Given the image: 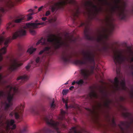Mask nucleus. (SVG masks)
<instances>
[{"mask_svg": "<svg viewBox=\"0 0 133 133\" xmlns=\"http://www.w3.org/2000/svg\"><path fill=\"white\" fill-rule=\"evenodd\" d=\"M70 56L69 55H66L63 56L62 58L63 60L65 62H66L69 60Z\"/></svg>", "mask_w": 133, "mask_h": 133, "instance_id": "obj_27", "label": "nucleus"}, {"mask_svg": "<svg viewBox=\"0 0 133 133\" xmlns=\"http://www.w3.org/2000/svg\"><path fill=\"white\" fill-rule=\"evenodd\" d=\"M24 108L23 105H20L17 107L14 111L10 113V115L12 116L14 115L16 119L21 120L22 119L21 113Z\"/></svg>", "mask_w": 133, "mask_h": 133, "instance_id": "obj_12", "label": "nucleus"}, {"mask_svg": "<svg viewBox=\"0 0 133 133\" xmlns=\"http://www.w3.org/2000/svg\"><path fill=\"white\" fill-rule=\"evenodd\" d=\"M98 116H97L96 117V119H98Z\"/></svg>", "mask_w": 133, "mask_h": 133, "instance_id": "obj_54", "label": "nucleus"}, {"mask_svg": "<svg viewBox=\"0 0 133 133\" xmlns=\"http://www.w3.org/2000/svg\"><path fill=\"white\" fill-rule=\"evenodd\" d=\"M29 28L30 29V32L32 35H34L36 34V32L34 30L31 29H34L35 28Z\"/></svg>", "mask_w": 133, "mask_h": 133, "instance_id": "obj_32", "label": "nucleus"}, {"mask_svg": "<svg viewBox=\"0 0 133 133\" xmlns=\"http://www.w3.org/2000/svg\"><path fill=\"white\" fill-rule=\"evenodd\" d=\"M93 67L90 69L87 68H82L81 70V74L85 79H86L93 73Z\"/></svg>", "mask_w": 133, "mask_h": 133, "instance_id": "obj_17", "label": "nucleus"}, {"mask_svg": "<svg viewBox=\"0 0 133 133\" xmlns=\"http://www.w3.org/2000/svg\"><path fill=\"white\" fill-rule=\"evenodd\" d=\"M76 83L78 85H81L84 82L82 79H80L78 81H77Z\"/></svg>", "mask_w": 133, "mask_h": 133, "instance_id": "obj_30", "label": "nucleus"}, {"mask_svg": "<svg viewBox=\"0 0 133 133\" xmlns=\"http://www.w3.org/2000/svg\"><path fill=\"white\" fill-rule=\"evenodd\" d=\"M22 0H16L15 3L12 2L10 0L6 3V6L9 8H11L15 5L16 4V3L19 2Z\"/></svg>", "mask_w": 133, "mask_h": 133, "instance_id": "obj_19", "label": "nucleus"}, {"mask_svg": "<svg viewBox=\"0 0 133 133\" xmlns=\"http://www.w3.org/2000/svg\"><path fill=\"white\" fill-rule=\"evenodd\" d=\"M34 14V12H32L28 14L26 16H25V18H26V20L27 21H28L31 20L32 18V15Z\"/></svg>", "mask_w": 133, "mask_h": 133, "instance_id": "obj_26", "label": "nucleus"}, {"mask_svg": "<svg viewBox=\"0 0 133 133\" xmlns=\"http://www.w3.org/2000/svg\"><path fill=\"white\" fill-rule=\"evenodd\" d=\"M43 58L41 57H37L35 60L36 63L38 64H39L43 61Z\"/></svg>", "mask_w": 133, "mask_h": 133, "instance_id": "obj_28", "label": "nucleus"}, {"mask_svg": "<svg viewBox=\"0 0 133 133\" xmlns=\"http://www.w3.org/2000/svg\"><path fill=\"white\" fill-rule=\"evenodd\" d=\"M62 101L64 103H65V107L66 109H67L68 108V106L67 103L68 102V99H65L64 98L62 99Z\"/></svg>", "mask_w": 133, "mask_h": 133, "instance_id": "obj_29", "label": "nucleus"}, {"mask_svg": "<svg viewBox=\"0 0 133 133\" xmlns=\"http://www.w3.org/2000/svg\"><path fill=\"white\" fill-rule=\"evenodd\" d=\"M25 17V16H17L16 17L15 19L13 21L15 23H20L24 20Z\"/></svg>", "mask_w": 133, "mask_h": 133, "instance_id": "obj_18", "label": "nucleus"}, {"mask_svg": "<svg viewBox=\"0 0 133 133\" xmlns=\"http://www.w3.org/2000/svg\"><path fill=\"white\" fill-rule=\"evenodd\" d=\"M17 88L16 87H13L10 85L7 86L5 91L7 94V99L4 103L2 102L4 106L5 110H8L9 107L12 105L13 95L17 92Z\"/></svg>", "mask_w": 133, "mask_h": 133, "instance_id": "obj_7", "label": "nucleus"}, {"mask_svg": "<svg viewBox=\"0 0 133 133\" xmlns=\"http://www.w3.org/2000/svg\"><path fill=\"white\" fill-rule=\"evenodd\" d=\"M119 127L121 129V130H123V128H122L121 127V126L120 125H119Z\"/></svg>", "mask_w": 133, "mask_h": 133, "instance_id": "obj_50", "label": "nucleus"}, {"mask_svg": "<svg viewBox=\"0 0 133 133\" xmlns=\"http://www.w3.org/2000/svg\"><path fill=\"white\" fill-rule=\"evenodd\" d=\"M83 2H82V4L87 10L90 11L89 18L91 19L95 18L99 14L103 11L102 8L98 6L97 2L103 5H109L107 0H90L84 1Z\"/></svg>", "mask_w": 133, "mask_h": 133, "instance_id": "obj_2", "label": "nucleus"}, {"mask_svg": "<svg viewBox=\"0 0 133 133\" xmlns=\"http://www.w3.org/2000/svg\"><path fill=\"white\" fill-rule=\"evenodd\" d=\"M97 69L98 70V69H99V68H98V67H97V68H96V70H97Z\"/></svg>", "mask_w": 133, "mask_h": 133, "instance_id": "obj_52", "label": "nucleus"}, {"mask_svg": "<svg viewBox=\"0 0 133 133\" xmlns=\"http://www.w3.org/2000/svg\"><path fill=\"white\" fill-rule=\"evenodd\" d=\"M68 84V81L66 83H65V84Z\"/></svg>", "mask_w": 133, "mask_h": 133, "instance_id": "obj_51", "label": "nucleus"}, {"mask_svg": "<svg viewBox=\"0 0 133 133\" xmlns=\"http://www.w3.org/2000/svg\"><path fill=\"white\" fill-rule=\"evenodd\" d=\"M66 112L64 111L61 110V114H60L58 118L59 120H62L64 118V116L65 115Z\"/></svg>", "mask_w": 133, "mask_h": 133, "instance_id": "obj_23", "label": "nucleus"}, {"mask_svg": "<svg viewBox=\"0 0 133 133\" xmlns=\"http://www.w3.org/2000/svg\"><path fill=\"white\" fill-rule=\"evenodd\" d=\"M74 38L72 37L67 40L63 41L61 37H56L55 35L51 34L47 37V39L42 38L36 43L38 45L41 43L43 45H50L46 47L43 50L41 51L39 53L41 54L44 52L48 55L53 54L54 50L61 46L66 47L69 45V42L74 41Z\"/></svg>", "mask_w": 133, "mask_h": 133, "instance_id": "obj_1", "label": "nucleus"}, {"mask_svg": "<svg viewBox=\"0 0 133 133\" xmlns=\"http://www.w3.org/2000/svg\"><path fill=\"white\" fill-rule=\"evenodd\" d=\"M69 107H71V108H78V109H79V107L78 106H75V105H71V106H70Z\"/></svg>", "mask_w": 133, "mask_h": 133, "instance_id": "obj_40", "label": "nucleus"}, {"mask_svg": "<svg viewBox=\"0 0 133 133\" xmlns=\"http://www.w3.org/2000/svg\"><path fill=\"white\" fill-rule=\"evenodd\" d=\"M36 50V48H34L31 46L28 49L27 52L30 54H31L34 52Z\"/></svg>", "mask_w": 133, "mask_h": 133, "instance_id": "obj_22", "label": "nucleus"}, {"mask_svg": "<svg viewBox=\"0 0 133 133\" xmlns=\"http://www.w3.org/2000/svg\"><path fill=\"white\" fill-rule=\"evenodd\" d=\"M4 33L5 32H2V34L0 35V45L2 43L4 39V37L2 35H3Z\"/></svg>", "mask_w": 133, "mask_h": 133, "instance_id": "obj_31", "label": "nucleus"}, {"mask_svg": "<svg viewBox=\"0 0 133 133\" xmlns=\"http://www.w3.org/2000/svg\"><path fill=\"white\" fill-rule=\"evenodd\" d=\"M130 12L131 13L133 14V8Z\"/></svg>", "mask_w": 133, "mask_h": 133, "instance_id": "obj_49", "label": "nucleus"}, {"mask_svg": "<svg viewBox=\"0 0 133 133\" xmlns=\"http://www.w3.org/2000/svg\"><path fill=\"white\" fill-rule=\"evenodd\" d=\"M124 122H122L121 123V125H123V126H124Z\"/></svg>", "mask_w": 133, "mask_h": 133, "instance_id": "obj_48", "label": "nucleus"}, {"mask_svg": "<svg viewBox=\"0 0 133 133\" xmlns=\"http://www.w3.org/2000/svg\"><path fill=\"white\" fill-rule=\"evenodd\" d=\"M113 54V59L116 64L133 62V50L130 48H128L123 52L116 49L114 51Z\"/></svg>", "mask_w": 133, "mask_h": 133, "instance_id": "obj_3", "label": "nucleus"}, {"mask_svg": "<svg viewBox=\"0 0 133 133\" xmlns=\"http://www.w3.org/2000/svg\"><path fill=\"white\" fill-rule=\"evenodd\" d=\"M87 109H88V110H90V109L89 108H87Z\"/></svg>", "mask_w": 133, "mask_h": 133, "instance_id": "obj_55", "label": "nucleus"}, {"mask_svg": "<svg viewBox=\"0 0 133 133\" xmlns=\"http://www.w3.org/2000/svg\"><path fill=\"white\" fill-rule=\"evenodd\" d=\"M57 19L56 17H54L53 18H50L49 19L48 21L50 22H51L55 21Z\"/></svg>", "mask_w": 133, "mask_h": 133, "instance_id": "obj_34", "label": "nucleus"}, {"mask_svg": "<svg viewBox=\"0 0 133 133\" xmlns=\"http://www.w3.org/2000/svg\"><path fill=\"white\" fill-rule=\"evenodd\" d=\"M100 93L102 95V96H100L97 94L94 91H91L89 94V96L91 98H103L104 97H106V98L103 104L99 103L98 104V108L101 109L103 107L105 108H108L110 103V100L107 98V91L104 89L103 88L102 90H100Z\"/></svg>", "mask_w": 133, "mask_h": 133, "instance_id": "obj_9", "label": "nucleus"}, {"mask_svg": "<svg viewBox=\"0 0 133 133\" xmlns=\"http://www.w3.org/2000/svg\"><path fill=\"white\" fill-rule=\"evenodd\" d=\"M83 54L85 60L90 63L94 62L95 55L93 53L87 51L83 52Z\"/></svg>", "mask_w": 133, "mask_h": 133, "instance_id": "obj_16", "label": "nucleus"}, {"mask_svg": "<svg viewBox=\"0 0 133 133\" xmlns=\"http://www.w3.org/2000/svg\"><path fill=\"white\" fill-rule=\"evenodd\" d=\"M50 14L51 11L50 10H48L46 12L45 15L46 16H48Z\"/></svg>", "mask_w": 133, "mask_h": 133, "instance_id": "obj_38", "label": "nucleus"}, {"mask_svg": "<svg viewBox=\"0 0 133 133\" xmlns=\"http://www.w3.org/2000/svg\"><path fill=\"white\" fill-rule=\"evenodd\" d=\"M28 128V126L27 125L24 127L23 128V129L22 131V132H24L25 131H27V128Z\"/></svg>", "mask_w": 133, "mask_h": 133, "instance_id": "obj_36", "label": "nucleus"}, {"mask_svg": "<svg viewBox=\"0 0 133 133\" xmlns=\"http://www.w3.org/2000/svg\"><path fill=\"white\" fill-rule=\"evenodd\" d=\"M15 23L13 21L11 22H10L8 23L7 25V29L8 30L11 28L15 26L16 25Z\"/></svg>", "mask_w": 133, "mask_h": 133, "instance_id": "obj_21", "label": "nucleus"}, {"mask_svg": "<svg viewBox=\"0 0 133 133\" xmlns=\"http://www.w3.org/2000/svg\"><path fill=\"white\" fill-rule=\"evenodd\" d=\"M46 65H48V63H47Z\"/></svg>", "mask_w": 133, "mask_h": 133, "instance_id": "obj_57", "label": "nucleus"}, {"mask_svg": "<svg viewBox=\"0 0 133 133\" xmlns=\"http://www.w3.org/2000/svg\"><path fill=\"white\" fill-rule=\"evenodd\" d=\"M59 1L54 3L50 6V9L52 12L56 11L58 9H61L63 6L67 3L74 5L76 8L73 12V15L77 17L80 13L79 9L77 2L75 0H58Z\"/></svg>", "mask_w": 133, "mask_h": 133, "instance_id": "obj_5", "label": "nucleus"}, {"mask_svg": "<svg viewBox=\"0 0 133 133\" xmlns=\"http://www.w3.org/2000/svg\"><path fill=\"white\" fill-rule=\"evenodd\" d=\"M44 7L43 6H42L39 7L38 9V11H41L42 10L43 8Z\"/></svg>", "mask_w": 133, "mask_h": 133, "instance_id": "obj_43", "label": "nucleus"}, {"mask_svg": "<svg viewBox=\"0 0 133 133\" xmlns=\"http://www.w3.org/2000/svg\"><path fill=\"white\" fill-rule=\"evenodd\" d=\"M32 63V61H31L28 64L25 66V69H26L27 70H28L30 66V64Z\"/></svg>", "mask_w": 133, "mask_h": 133, "instance_id": "obj_35", "label": "nucleus"}, {"mask_svg": "<svg viewBox=\"0 0 133 133\" xmlns=\"http://www.w3.org/2000/svg\"><path fill=\"white\" fill-rule=\"evenodd\" d=\"M37 8V6H35V8Z\"/></svg>", "mask_w": 133, "mask_h": 133, "instance_id": "obj_53", "label": "nucleus"}, {"mask_svg": "<svg viewBox=\"0 0 133 133\" xmlns=\"http://www.w3.org/2000/svg\"><path fill=\"white\" fill-rule=\"evenodd\" d=\"M87 32H88L86 28L84 31V33L86 36H87V35L88 34Z\"/></svg>", "mask_w": 133, "mask_h": 133, "instance_id": "obj_42", "label": "nucleus"}, {"mask_svg": "<svg viewBox=\"0 0 133 133\" xmlns=\"http://www.w3.org/2000/svg\"><path fill=\"white\" fill-rule=\"evenodd\" d=\"M68 90H63L62 94L63 95H66L67 93Z\"/></svg>", "mask_w": 133, "mask_h": 133, "instance_id": "obj_39", "label": "nucleus"}, {"mask_svg": "<svg viewBox=\"0 0 133 133\" xmlns=\"http://www.w3.org/2000/svg\"><path fill=\"white\" fill-rule=\"evenodd\" d=\"M83 25H84V26H85V27L86 26V24H85V23H82L81 25H80V26H83Z\"/></svg>", "mask_w": 133, "mask_h": 133, "instance_id": "obj_45", "label": "nucleus"}, {"mask_svg": "<svg viewBox=\"0 0 133 133\" xmlns=\"http://www.w3.org/2000/svg\"><path fill=\"white\" fill-rule=\"evenodd\" d=\"M114 27V24L110 22L109 24L108 28H103L102 31H99L95 39L98 41H107L109 36L112 32Z\"/></svg>", "mask_w": 133, "mask_h": 133, "instance_id": "obj_8", "label": "nucleus"}, {"mask_svg": "<svg viewBox=\"0 0 133 133\" xmlns=\"http://www.w3.org/2000/svg\"><path fill=\"white\" fill-rule=\"evenodd\" d=\"M45 22L41 23H27L25 26L22 27L16 32L13 33L12 38L10 37L11 40L16 39L18 37L24 36L26 35V30L28 28H40V25H45Z\"/></svg>", "mask_w": 133, "mask_h": 133, "instance_id": "obj_6", "label": "nucleus"}, {"mask_svg": "<svg viewBox=\"0 0 133 133\" xmlns=\"http://www.w3.org/2000/svg\"><path fill=\"white\" fill-rule=\"evenodd\" d=\"M111 124L113 126H114L116 125L114 119L113 117H112L111 121Z\"/></svg>", "mask_w": 133, "mask_h": 133, "instance_id": "obj_37", "label": "nucleus"}, {"mask_svg": "<svg viewBox=\"0 0 133 133\" xmlns=\"http://www.w3.org/2000/svg\"><path fill=\"white\" fill-rule=\"evenodd\" d=\"M11 41V38L8 37L4 40V46L0 49V61H2L3 57L2 55L5 54L6 52V48L8 46V44Z\"/></svg>", "mask_w": 133, "mask_h": 133, "instance_id": "obj_15", "label": "nucleus"}, {"mask_svg": "<svg viewBox=\"0 0 133 133\" xmlns=\"http://www.w3.org/2000/svg\"><path fill=\"white\" fill-rule=\"evenodd\" d=\"M15 121L14 119H8L6 120L4 122L1 123V125L5 128L6 132L8 133L10 129H12L15 128L16 125L15 124ZM0 133H4L3 131H0Z\"/></svg>", "mask_w": 133, "mask_h": 133, "instance_id": "obj_11", "label": "nucleus"}, {"mask_svg": "<svg viewBox=\"0 0 133 133\" xmlns=\"http://www.w3.org/2000/svg\"><path fill=\"white\" fill-rule=\"evenodd\" d=\"M76 82H75V81H74L72 83V85H74L75 83H76Z\"/></svg>", "mask_w": 133, "mask_h": 133, "instance_id": "obj_47", "label": "nucleus"}, {"mask_svg": "<svg viewBox=\"0 0 133 133\" xmlns=\"http://www.w3.org/2000/svg\"><path fill=\"white\" fill-rule=\"evenodd\" d=\"M106 48L108 49L109 48V45L108 44H106Z\"/></svg>", "mask_w": 133, "mask_h": 133, "instance_id": "obj_44", "label": "nucleus"}, {"mask_svg": "<svg viewBox=\"0 0 133 133\" xmlns=\"http://www.w3.org/2000/svg\"><path fill=\"white\" fill-rule=\"evenodd\" d=\"M41 19L43 21H45L44 22H45L46 23V24H45V25H40V26H41V27H41H42V26H43L45 25H46V24L47 23V21H45L47 19V18L46 17H42L41 18ZM42 22H40V23H42Z\"/></svg>", "mask_w": 133, "mask_h": 133, "instance_id": "obj_33", "label": "nucleus"}, {"mask_svg": "<svg viewBox=\"0 0 133 133\" xmlns=\"http://www.w3.org/2000/svg\"><path fill=\"white\" fill-rule=\"evenodd\" d=\"M45 67H46V65H45Z\"/></svg>", "mask_w": 133, "mask_h": 133, "instance_id": "obj_58", "label": "nucleus"}, {"mask_svg": "<svg viewBox=\"0 0 133 133\" xmlns=\"http://www.w3.org/2000/svg\"><path fill=\"white\" fill-rule=\"evenodd\" d=\"M113 89L116 90H126V88L125 85L124 79L122 80L120 84L119 85V81L118 78L116 77L114 80L113 83Z\"/></svg>", "mask_w": 133, "mask_h": 133, "instance_id": "obj_13", "label": "nucleus"}, {"mask_svg": "<svg viewBox=\"0 0 133 133\" xmlns=\"http://www.w3.org/2000/svg\"><path fill=\"white\" fill-rule=\"evenodd\" d=\"M75 63L77 64L82 65L86 64L87 61L85 60H76L75 61Z\"/></svg>", "mask_w": 133, "mask_h": 133, "instance_id": "obj_25", "label": "nucleus"}, {"mask_svg": "<svg viewBox=\"0 0 133 133\" xmlns=\"http://www.w3.org/2000/svg\"><path fill=\"white\" fill-rule=\"evenodd\" d=\"M54 101H53L52 103L51 104V108H54L55 106V105L54 104Z\"/></svg>", "mask_w": 133, "mask_h": 133, "instance_id": "obj_41", "label": "nucleus"}, {"mask_svg": "<svg viewBox=\"0 0 133 133\" xmlns=\"http://www.w3.org/2000/svg\"><path fill=\"white\" fill-rule=\"evenodd\" d=\"M87 38H88V39H90V38H88V37H87Z\"/></svg>", "mask_w": 133, "mask_h": 133, "instance_id": "obj_56", "label": "nucleus"}, {"mask_svg": "<svg viewBox=\"0 0 133 133\" xmlns=\"http://www.w3.org/2000/svg\"><path fill=\"white\" fill-rule=\"evenodd\" d=\"M77 128L76 127L72 128L69 131V133H82L81 131L78 132Z\"/></svg>", "mask_w": 133, "mask_h": 133, "instance_id": "obj_24", "label": "nucleus"}, {"mask_svg": "<svg viewBox=\"0 0 133 133\" xmlns=\"http://www.w3.org/2000/svg\"><path fill=\"white\" fill-rule=\"evenodd\" d=\"M29 76L26 75H24L22 76H20L18 77L17 80H20L21 81L23 80H26L28 79Z\"/></svg>", "mask_w": 133, "mask_h": 133, "instance_id": "obj_20", "label": "nucleus"}, {"mask_svg": "<svg viewBox=\"0 0 133 133\" xmlns=\"http://www.w3.org/2000/svg\"><path fill=\"white\" fill-rule=\"evenodd\" d=\"M22 64V63L20 62L17 58L12 56L10 59V65L9 69L10 71H14Z\"/></svg>", "mask_w": 133, "mask_h": 133, "instance_id": "obj_14", "label": "nucleus"}, {"mask_svg": "<svg viewBox=\"0 0 133 133\" xmlns=\"http://www.w3.org/2000/svg\"><path fill=\"white\" fill-rule=\"evenodd\" d=\"M114 2L115 4L110 8V12L112 14L116 15L120 19H124L126 16L125 9L127 5V2L125 1L115 0Z\"/></svg>", "mask_w": 133, "mask_h": 133, "instance_id": "obj_4", "label": "nucleus"}, {"mask_svg": "<svg viewBox=\"0 0 133 133\" xmlns=\"http://www.w3.org/2000/svg\"><path fill=\"white\" fill-rule=\"evenodd\" d=\"M48 117L45 118V120L47 124L50 126L53 129L52 130L50 131V132L52 133L53 132H56L57 133H60L59 127V124L57 122H55Z\"/></svg>", "mask_w": 133, "mask_h": 133, "instance_id": "obj_10", "label": "nucleus"}, {"mask_svg": "<svg viewBox=\"0 0 133 133\" xmlns=\"http://www.w3.org/2000/svg\"><path fill=\"white\" fill-rule=\"evenodd\" d=\"M74 88V87L73 86H72L70 88H69V89L70 90H72V89H73V88Z\"/></svg>", "mask_w": 133, "mask_h": 133, "instance_id": "obj_46", "label": "nucleus"}]
</instances>
